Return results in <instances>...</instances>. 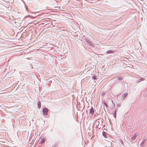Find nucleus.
I'll use <instances>...</instances> for the list:
<instances>
[{
    "instance_id": "6",
    "label": "nucleus",
    "mask_w": 147,
    "mask_h": 147,
    "mask_svg": "<svg viewBox=\"0 0 147 147\" xmlns=\"http://www.w3.org/2000/svg\"><path fill=\"white\" fill-rule=\"evenodd\" d=\"M117 79L119 80H123L124 78L122 76H117Z\"/></svg>"
},
{
    "instance_id": "17",
    "label": "nucleus",
    "mask_w": 147,
    "mask_h": 147,
    "mask_svg": "<svg viewBox=\"0 0 147 147\" xmlns=\"http://www.w3.org/2000/svg\"><path fill=\"white\" fill-rule=\"evenodd\" d=\"M138 134L137 133H136L134 135V136L136 138L137 136H138Z\"/></svg>"
},
{
    "instance_id": "19",
    "label": "nucleus",
    "mask_w": 147,
    "mask_h": 147,
    "mask_svg": "<svg viewBox=\"0 0 147 147\" xmlns=\"http://www.w3.org/2000/svg\"><path fill=\"white\" fill-rule=\"evenodd\" d=\"M56 146V144H54L52 146V147H55Z\"/></svg>"
},
{
    "instance_id": "3",
    "label": "nucleus",
    "mask_w": 147,
    "mask_h": 147,
    "mask_svg": "<svg viewBox=\"0 0 147 147\" xmlns=\"http://www.w3.org/2000/svg\"><path fill=\"white\" fill-rule=\"evenodd\" d=\"M95 111V110L93 107H91V108L90 109V113L91 115H93Z\"/></svg>"
},
{
    "instance_id": "13",
    "label": "nucleus",
    "mask_w": 147,
    "mask_h": 147,
    "mask_svg": "<svg viewBox=\"0 0 147 147\" xmlns=\"http://www.w3.org/2000/svg\"><path fill=\"white\" fill-rule=\"evenodd\" d=\"M113 51L111 50H109L107 52V54L110 53H113Z\"/></svg>"
},
{
    "instance_id": "14",
    "label": "nucleus",
    "mask_w": 147,
    "mask_h": 147,
    "mask_svg": "<svg viewBox=\"0 0 147 147\" xmlns=\"http://www.w3.org/2000/svg\"><path fill=\"white\" fill-rule=\"evenodd\" d=\"M136 138L134 136L132 137L131 139L132 141H133L134 140H135Z\"/></svg>"
},
{
    "instance_id": "16",
    "label": "nucleus",
    "mask_w": 147,
    "mask_h": 147,
    "mask_svg": "<svg viewBox=\"0 0 147 147\" xmlns=\"http://www.w3.org/2000/svg\"><path fill=\"white\" fill-rule=\"evenodd\" d=\"M119 141L123 145H124V143L123 142L121 139L119 140Z\"/></svg>"
},
{
    "instance_id": "10",
    "label": "nucleus",
    "mask_w": 147,
    "mask_h": 147,
    "mask_svg": "<svg viewBox=\"0 0 147 147\" xmlns=\"http://www.w3.org/2000/svg\"><path fill=\"white\" fill-rule=\"evenodd\" d=\"M37 105H38V107L39 108H40L41 107V102L40 101H39L38 102Z\"/></svg>"
},
{
    "instance_id": "1",
    "label": "nucleus",
    "mask_w": 147,
    "mask_h": 147,
    "mask_svg": "<svg viewBox=\"0 0 147 147\" xmlns=\"http://www.w3.org/2000/svg\"><path fill=\"white\" fill-rule=\"evenodd\" d=\"M49 109L46 108H44L42 110V112L44 115H48V112Z\"/></svg>"
},
{
    "instance_id": "2",
    "label": "nucleus",
    "mask_w": 147,
    "mask_h": 147,
    "mask_svg": "<svg viewBox=\"0 0 147 147\" xmlns=\"http://www.w3.org/2000/svg\"><path fill=\"white\" fill-rule=\"evenodd\" d=\"M85 41L89 46H93V43L88 39H86Z\"/></svg>"
},
{
    "instance_id": "5",
    "label": "nucleus",
    "mask_w": 147,
    "mask_h": 147,
    "mask_svg": "<svg viewBox=\"0 0 147 147\" xmlns=\"http://www.w3.org/2000/svg\"><path fill=\"white\" fill-rule=\"evenodd\" d=\"M111 102H112V105L111 106V108L112 109H113L115 108V105L113 100H111Z\"/></svg>"
},
{
    "instance_id": "7",
    "label": "nucleus",
    "mask_w": 147,
    "mask_h": 147,
    "mask_svg": "<svg viewBox=\"0 0 147 147\" xmlns=\"http://www.w3.org/2000/svg\"><path fill=\"white\" fill-rule=\"evenodd\" d=\"M127 93H125L122 95V97L123 99H124L125 98V97L127 96Z\"/></svg>"
},
{
    "instance_id": "4",
    "label": "nucleus",
    "mask_w": 147,
    "mask_h": 147,
    "mask_svg": "<svg viewBox=\"0 0 147 147\" xmlns=\"http://www.w3.org/2000/svg\"><path fill=\"white\" fill-rule=\"evenodd\" d=\"M147 139L145 138L143 139V141L142 142L141 144H140V146L141 147H143L144 146V144L145 142L146 141Z\"/></svg>"
},
{
    "instance_id": "9",
    "label": "nucleus",
    "mask_w": 147,
    "mask_h": 147,
    "mask_svg": "<svg viewBox=\"0 0 147 147\" xmlns=\"http://www.w3.org/2000/svg\"><path fill=\"white\" fill-rule=\"evenodd\" d=\"M102 135L105 138H107V134L104 131H103L102 132Z\"/></svg>"
},
{
    "instance_id": "20",
    "label": "nucleus",
    "mask_w": 147,
    "mask_h": 147,
    "mask_svg": "<svg viewBox=\"0 0 147 147\" xmlns=\"http://www.w3.org/2000/svg\"><path fill=\"white\" fill-rule=\"evenodd\" d=\"M98 125H99V121H98Z\"/></svg>"
},
{
    "instance_id": "11",
    "label": "nucleus",
    "mask_w": 147,
    "mask_h": 147,
    "mask_svg": "<svg viewBox=\"0 0 147 147\" xmlns=\"http://www.w3.org/2000/svg\"><path fill=\"white\" fill-rule=\"evenodd\" d=\"M116 112H117V111H116V110L114 113H113V114H114V115H113V116L116 119Z\"/></svg>"
},
{
    "instance_id": "12",
    "label": "nucleus",
    "mask_w": 147,
    "mask_h": 147,
    "mask_svg": "<svg viewBox=\"0 0 147 147\" xmlns=\"http://www.w3.org/2000/svg\"><path fill=\"white\" fill-rule=\"evenodd\" d=\"M92 79L94 80H96L97 76H92Z\"/></svg>"
},
{
    "instance_id": "8",
    "label": "nucleus",
    "mask_w": 147,
    "mask_h": 147,
    "mask_svg": "<svg viewBox=\"0 0 147 147\" xmlns=\"http://www.w3.org/2000/svg\"><path fill=\"white\" fill-rule=\"evenodd\" d=\"M144 80H145V79H144L142 78H141L139 80H138L137 81V83H138L140 82H141L142 81Z\"/></svg>"
},
{
    "instance_id": "18",
    "label": "nucleus",
    "mask_w": 147,
    "mask_h": 147,
    "mask_svg": "<svg viewBox=\"0 0 147 147\" xmlns=\"http://www.w3.org/2000/svg\"><path fill=\"white\" fill-rule=\"evenodd\" d=\"M104 105H105V106L106 107H107V104L105 102H104Z\"/></svg>"
},
{
    "instance_id": "21",
    "label": "nucleus",
    "mask_w": 147,
    "mask_h": 147,
    "mask_svg": "<svg viewBox=\"0 0 147 147\" xmlns=\"http://www.w3.org/2000/svg\"><path fill=\"white\" fill-rule=\"evenodd\" d=\"M77 1H79V0H77Z\"/></svg>"
},
{
    "instance_id": "15",
    "label": "nucleus",
    "mask_w": 147,
    "mask_h": 147,
    "mask_svg": "<svg viewBox=\"0 0 147 147\" xmlns=\"http://www.w3.org/2000/svg\"><path fill=\"white\" fill-rule=\"evenodd\" d=\"M45 141V139H42L41 140V141L40 142V143L41 144L44 143Z\"/></svg>"
}]
</instances>
